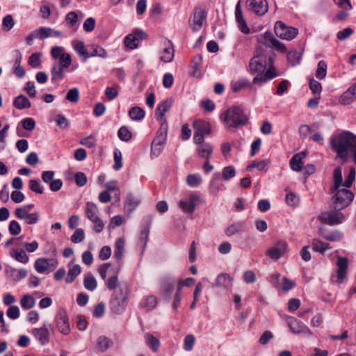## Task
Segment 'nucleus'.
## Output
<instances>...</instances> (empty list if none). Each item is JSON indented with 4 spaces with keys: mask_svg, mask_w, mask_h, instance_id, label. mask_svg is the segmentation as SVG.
Segmentation results:
<instances>
[{
    "mask_svg": "<svg viewBox=\"0 0 356 356\" xmlns=\"http://www.w3.org/2000/svg\"><path fill=\"white\" fill-rule=\"evenodd\" d=\"M332 149L337 154L336 159H339L342 163L353 158L356 163V136L349 131H342L334 134L330 138Z\"/></svg>",
    "mask_w": 356,
    "mask_h": 356,
    "instance_id": "obj_1",
    "label": "nucleus"
},
{
    "mask_svg": "<svg viewBox=\"0 0 356 356\" xmlns=\"http://www.w3.org/2000/svg\"><path fill=\"white\" fill-rule=\"evenodd\" d=\"M116 282L117 277L113 276V312L120 314L126 307L129 291L125 282Z\"/></svg>",
    "mask_w": 356,
    "mask_h": 356,
    "instance_id": "obj_2",
    "label": "nucleus"
},
{
    "mask_svg": "<svg viewBox=\"0 0 356 356\" xmlns=\"http://www.w3.org/2000/svg\"><path fill=\"white\" fill-rule=\"evenodd\" d=\"M221 120L229 128H237L245 125L248 122V118L245 114L243 109L238 106L229 108L221 115Z\"/></svg>",
    "mask_w": 356,
    "mask_h": 356,
    "instance_id": "obj_3",
    "label": "nucleus"
},
{
    "mask_svg": "<svg viewBox=\"0 0 356 356\" xmlns=\"http://www.w3.org/2000/svg\"><path fill=\"white\" fill-rule=\"evenodd\" d=\"M332 197V208L343 210L348 207L354 198L353 193L347 188H338Z\"/></svg>",
    "mask_w": 356,
    "mask_h": 356,
    "instance_id": "obj_4",
    "label": "nucleus"
},
{
    "mask_svg": "<svg viewBox=\"0 0 356 356\" xmlns=\"http://www.w3.org/2000/svg\"><path fill=\"white\" fill-rule=\"evenodd\" d=\"M330 211L322 212L319 216V220L329 225L341 224L344 220V216L341 212V210L333 209Z\"/></svg>",
    "mask_w": 356,
    "mask_h": 356,
    "instance_id": "obj_5",
    "label": "nucleus"
},
{
    "mask_svg": "<svg viewBox=\"0 0 356 356\" xmlns=\"http://www.w3.org/2000/svg\"><path fill=\"white\" fill-rule=\"evenodd\" d=\"M54 322L58 331L63 335L70 334V324L68 316L64 309H59L54 318Z\"/></svg>",
    "mask_w": 356,
    "mask_h": 356,
    "instance_id": "obj_6",
    "label": "nucleus"
},
{
    "mask_svg": "<svg viewBox=\"0 0 356 356\" xmlns=\"http://www.w3.org/2000/svg\"><path fill=\"white\" fill-rule=\"evenodd\" d=\"M274 29L276 35L282 40H291L295 38L298 33L297 29L292 26H287L280 21L276 22Z\"/></svg>",
    "mask_w": 356,
    "mask_h": 356,
    "instance_id": "obj_7",
    "label": "nucleus"
},
{
    "mask_svg": "<svg viewBox=\"0 0 356 356\" xmlns=\"http://www.w3.org/2000/svg\"><path fill=\"white\" fill-rule=\"evenodd\" d=\"M51 332H54L51 324H44L41 327L33 328L31 334L42 346H46L49 343Z\"/></svg>",
    "mask_w": 356,
    "mask_h": 356,
    "instance_id": "obj_8",
    "label": "nucleus"
},
{
    "mask_svg": "<svg viewBox=\"0 0 356 356\" xmlns=\"http://www.w3.org/2000/svg\"><path fill=\"white\" fill-rule=\"evenodd\" d=\"M207 13L204 9L195 8L190 18V26L193 31H198L206 21Z\"/></svg>",
    "mask_w": 356,
    "mask_h": 356,
    "instance_id": "obj_9",
    "label": "nucleus"
},
{
    "mask_svg": "<svg viewBox=\"0 0 356 356\" xmlns=\"http://www.w3.org/2000/svg\"><path fill=\"white\" fill-rule=\"evenodd\" d=\"M146 38L147 35L143 31L136 29L124 38V44L127 48L134 49L138 47L139 42Z\"/></svg>",
    "mask_w": 356,
    "mask_h": 356,
    "instance_id": "obj_10",
    "label": "nucleus"
},
{
    "mask_svg": "<svg viewBox=\"0 0 356 356\" xmlns=\"http://www.w3.org/2000/svg\"><path fill=\"white\" fill-rule=\"evenodd\" d=\"M286 323L291 332L295 334L302 336H309L312 334L311 331L307 325L293 317H287Z\"/></svg>",
    "mask_w": 356,
    "mask_h": 356,
    "instance_id": "obj_11",
    "label": "nucleus"
},
{
    "mask_svg": "<svg viewBox=\"0 0 356 356\" xmlns=\"http://www.w3.org/2000/svg\"><path fill=\"white\" fill-rule=\"evenodd\" d=\"M260 42L266 47L275 49L281 52H285L286 50L285 45L276 39L270 32H265L261 36Z\"/></svg>",
    "mask_w": 356,
    "mask_h": 356,
    "instance_id": "obj_12",
    "label": "nucleus"
},
{
    "mask_svg": "<svg viewBox=\"0 0 356 356\" xmlns=\"http://www.w3.org/2000/svg\"><path fill=\"white\" fill-rule=\"evenodd\" d=\"M200 202V196L196 193H191L187 200H181L179 205L184 212L193 213Z\"/></svg>",
    "mask_w": 356,
    "mask_h": 356,
    "instance_id": "obj_13",
    "label": "nucleus"
},
{
    "mask_svg": "<svg viewBox=\"0 0 356 356\" xmlns=\"http://www.w3.org/2000/svg\"><path fill=\"white\" fill-rule=\"evenodd\" d=\"M286 250V242L284 241H279L273 247L267 250L266 254L272 259L277 260L285 254Z\"/></svg>",
    "mask_w": 356,
    "mask_h": 356,
    "instance_id": "obj_14",
    "label": "nucleus"
},
{
    "mask_svg": "<svg viewBox=\"0 0 356 356\" xmlns=\"http://www.w3.org/2000/svg\"><path fill=\"white\" fill-rule=\"evenodd\" d=\"M125 252V240L124 238H118L115 242V253L114 257L117 264L115 270L119 271L122 266V259Z\"/></svg>",
    "mask_w": 356,
    "mask_h": 356,
    "instance_id": "obj_15",
    "label": "nucleus"
},
{
    "mask_svg": "<svg viewBox=\"0 0 356 356\" xmlns=\"http://www.w3.org/2000/svg\"><path fill=\"white\" fill-rule=\"evenodd\" d=\"M50 27L42 26L31 32L26 38L28 45H31L35 39L44 40L49 38Z\"/></svg>",
    "mask_w": 356,
    "mask_h": 356,
    "instance_id": "obj_16",
    "label": "nucleus"
},
{
    "mask_svg": "<svg viewBox=\"0 0 356 356\" xmlns=\"http://www.w3.org/2000/svg\"><path fill=\"white\" fill-rule=\"evenodd\" d=\"M247 4L257 15H264L268 10L266 0H247Z\"/></svg>",
    "mask_w": 356,
    "mask_h": 356,
    "instance_id": "obj_17",
    "label": "nucleus"
},
{
    "mask_svg": "<svg viewBox=\"0 0 356 356\" xmlns=\"http://www.w3.org/2000/svg\"><path fill=\"white\" fill-rule=\"evenodd\" d=\"M235 18L238 29L244 34L250 33V29L243 16V12L241 6V1H239L235 8Z\"/></svg>",
    "mask_w": 356,
    "mask_h": 356,
    "instance_id": "obj_18",
    "label": "nucleus"
},
{
    "mask_svg": "<svg viewBox=\"0 0 356 356\" xmlns=\"http://www.w3.org/2000/svg\"><path fill=\"white\" fill-rule=\"evenodd\" d=\"M140 204V198L133 193H129L124 201V210L131 213Z\"/></svg>",
    "mask_w": 356,
    "mask_h": 356,
    "instance_id": "obj_19",
    "label": "nucleus"
},
{
    "mask_svg": "<svg viewBox=\"0 0 356 356\" xmlns=\"http://www.w3.org/2000/svg\"><path fill=\"white\" fill-rule=\"evenodd\" d=\"M49 262L51 266H56L58 264L57 260L54 259L49 260L45 258H38L35 261L34 268L38 273H43L49 268Z\"/></svg>",
    "mask_w": 356,
    "mask_h": 356,
    "instance_id": "obj_20",
    "label": "nucleus"
},
{
    "mask_svg": "<svg viewBox=\"0 0 356 356\" xmlns=\"http://www.w3.org/2000/svg\"><path fill=\"white\" fill-rule=\"evenodd\" d=\"M175 56V50L173 45L170 41L164 42L163 49L161 51V60L164 63H170Z\"/></svg>",
    "mask_w": 356,
    "mask_h": 356,
    "instance_id": "obj_21",
    "label": "nucleus"
},
{
    "mask_svg": "<svg viewBox=\"0 0 356 356\" xmlns=\"http://www.w3.org/2000/svg\"><path fill=\"white\" fill-rule=\"evenodd\" d=\"M171 105L172 102L169 99L164 100L158 105L156 112V118L161 124L163 122H167L164 115L165 112L170 109Z\"/></svg>",
    "mask_w": 356,
    "mask_h": 356,
    "instance_id": "obj_22",
    "label": "nucleus"
},
{
    "mask_svg": "<svg viewBox=\"0 0 356 356\" xmlns=\"http://www.w3.org/2000/svg\"><path fill=\"white\" fill-rule=\"evenodd\" d=\"M6 273L15 282L20 281L27 276V270L25 268L17 269L8 266L6 268Z\"/></svg>",
    "mask_w": 356,
    "mask_h": 356,
    "instance_id": "obj_23",
    "label": "nucleus"
},
{
    "mask_svg": "<svg viewBox=\"0 0 356 356\" xmlns=\"http://www.w3.org/2000/svg\"><path fill=\"white\" fill-rule=\"evenodd\" d=\"M168 132V123L163 122L161 124V127L157 132L156 136L153 140L152 143L154 145H158L164 146L166 143Z\"/></svg>",
    "mask_w": 356,
    "mask_h": 356,
    "instance_id": "obj_24",
    "label": "nucleus"
},
{
    "mask_svg": "<svg viewBox=\"0 0 356 356\" xmlns=\"http://www.w3.org/2000/svg\"><path fill=\"white\" fill-rule=\"evenodd\" d=\"M68 272L67 277L65 278V282L70 284L74 281L76 277L81 273V268L79 264H74L73 261H71L68 264Z\"/></svg>",
    "mask_w": 356,
    "mask_h": 356,
    "instance_id": "obj_25",
    "label": "nucleus"
},
{
    "mask_svg": "<svg viewBox=\"0 0 356 356\" xmlns=\"http://www.w3.org/2000/svg\"><path fill=\"white\" fill-rule=\"evenodd\" d=\"M175 282L170 277L163 279L161 282V291L164 297L170 299L174 291Z\"/></svg>",
    "mask_w": 356,
    "mask_h": 356,
    "instance_id": "obj_26",
    "label": "nucleus"
},
{
    "mask_svg": "<svg viewBox=\"0 0 356 356\" xmlns=\"http://www.w3.org/2000/svg\"><path fill=\"white\" fill-rule=\"evenodd\" d=\"M337 278L339 282H343L346 276V270L348 268V259L345 257H339L337 259Z\"/></svg>",
    "mask_w": 356,
    "mask_h": 356,
    "instance_id": "obj_27",
    "label": "nucleus"
},
{
    "mask_svg": "<svg viewBox=\"0 0 356 356\" xmlns=\"http://www.w3.org/2000/svg\"><path fill=\"white\" fill-rule=\"evenodd\" d=\"M86 213L88 218L94 223L99 221V211L97 205L92 202H87L86 206Z\"/></svg>",
    "mask_w": 356,
    "mask_h": 356,
    "instance_id": "obj_28",
    "label": "nucleus"
},
{
    "mask_svg": "<svg viewBox=\"0 0 356 356\" xmlns=\"http://www.w3.org/2000/svg\"><path fill=\"white\" fill-rule=\"evenodd\" d=\"M249 67L254 73L263 72L265 69V62L261 57L254 56L250 60Z\"/></svg>",
    "mask_w": 356,
    "mask_h": 356,
    "instance_id": "obj_29",
    "label": "nucleus"
},
{
    "mask_svg": "<svg viewBox=\"0 0 356 356\" xmlns=\"http://www.w3.org/2000/svg\"><path fill=\"white\" fill-rule=\"evenodd\" d=\"M232 284L233 278L226 273L220 274L216 280V286L225 289H229L232 286Z\"/></svg>",
    "mask_w": 356,
    "mask_h": 356,
    "instance_id": "obj_30",
    "label": "nucleus"
},
{
    "mask_svg": "<svg viewBox=\"0 0 356 356\" xmlns=\"http://www.w3.org/2000/svg\"><path fill=\"white\" fill-rule=\"evenodd\" d=\"M306 153L301 152L295 154L290 160V165L293 171L300 172L302 168V159L305 158Z\"/></svg>",
    "mask_w": 356,
    "mask_h": 356,
    "instance_id": "obj_31",
    "label": "nucleus"
},
{
    "mask_svg": "<svg viewBox=\"0 0 356 356\" xmlns=\"http://www.w3.org/2000/svg\"><path fill=\"white\" fill-rule=\"evenodd\" d=\"M65 68L66 67H62V65H58V63H54L51 68V80L53 81H58L62 80L65 76Z\"/></svg>",
    "mask_w": 356,
    "mask_h": 356,
    "instance_id": "obj_32",
    "label": "nucleus"
},
{
    "mask_svg": "<svg viewBox=\"0 0 356 356\" xmlns=\"http://www.w3.org/2000/svg\"><path fill=\"white\" fill-rule=\"evenodd\" d=\"M72 45L79 56L85 58H89V52L88 51L83 41L74 40L72 41Z\"/></svg>",
    "mask_w": 356,
    "mask_h": 356,
    "instance_id": "obj_33",
    "label": "nucleus"
},
{
    "mask_svg": "<svg viewBox=\"0 0 356 356\" xmlns=\"http://www.w3.org/2000/svg\"><path fill=\"white\" fill-rule=\"evenodd\" d=\"M198 156L206 160H209L213 153V148L209 143H202L197 148Z\"/></svg>",
    "mask_w": 356,
    "mask_h": 356,
    "instance_id": "obj_34",
    "label": "nucleus"
},
{
    "mask_svg": "<svg viewBox=\"0 0 356 356\" xmlns=\"http://www.w3.org/2000/svg\"><path fill=\"white\" fill-rule=\"evenodd\" d=\"M342 168L340 166L337 167L333 172V181L334 184L330 187V191L334 193L336 190L339 188L342 184Z\"/></svg>",
    "mask_w": 356,
    "mask_h": 356,
    "instance_id": "obj_35",
    "label": "nucleus"
},
{
    "mask_svg": "<svg viewBox=\"0 0 356 356\" xmlns=\"http://www.w3.org/2000/svg\"><path fill=\"white\" fill-rule=\"evenodd\" d=\"M195 131L202 134H209L211 132L209 123L204 120H196L193 123Z\"/></svg>",
    "mask_w": 356,
    "mask_h": 356,
    "instance_id": "obj_36",
    "label": "nucleus"
},
{
    "mask_svg": "<svg viewBox=\"0 0 356 356\" xmlns=\"http://www.w3.org/2000/svg\"><path fill=\"white\" fill-rule=\"evenodd\" d=\"M13 106L19 110L30 108L31 104L29 99L23 95L16 97L13 101Z\"/></svg>",
    "mask_w": 356,
    "mask_h": 356,
    "instance_id": "obj_37",
    "label": "nucleus"
},
{
    "mask_svg": "<svg viewBox=\"0 0 356 356\" xmlns=\"http://www.w3.org/2000/svg\"><path fill=\"white\" fill-rule=\"evenodd\" d=\"M10 254L13 258L22 264H26L29 260L28 255L23 249L13 248Z\"/></svg>",
    "mask_w": 356,
    "mask_h": 356,
    "instance_id": "obj_38",
    "label": "nucleus"
},
{
    "mask_svg": "<svg viewBox=\"0 0 356 356\" xmlns=\"http://www.w3.org/2000/svg\"><path fill=\"white\" fill-rule=\"evenodd\" d=\"M319 234L325 239L330 241H339L343 238V233L339 230L323 232L321 229H319Z\"/></svg>",
    "mask_w": 356,
    "mask_h": 356,
    "instance_id": "obj_39",
    "label": "nucleus"
},
{
    "mask_svg": "<svg viewBox=\"0 0 356 356\" xmlns=\"http://www.w3.org/2000/svg\"><path fill=\"white\" fill-rule=\"evenodd\" d=\"M245 226L244 223L238 222L236 223H233L229 225L225 230V234L227 236L230 237L234 236V234L242 232L245 231Z\"/></svg>",
    "mask_w": 356,
    "mask_h": 356,
    "instance_id": "obj_40",
    "label": "nucleus"
},
{
    "mask_svg": "<svg viewBox=\"0 0 356 356\" xmlns=\"http://www.w3.org/2000/svg\"><path fill=\"white\" fill-rule=\"evenodd\" d=\"M250 86V83L245 78H241L231 82V88L234 92H237L243 88Z\"/></svg>",
    "mask_w": 356,
    "mask_h": 356,
    "instance_id": "obj_41",
    "label": "nucleus"
},
{
    "mask_svg": "<svg viewBox=\"0 0 356 356\" xmlns=\"http://www.w3.org/2000/svg\"><path fill=\"white\" fill-rule=\"evenodd\" d=\"M35 300L34 297L30 294L24 295L20 299L21 307L25 310L32 309L35 306Z\"/></svg>",
    "mask_w": 356,
    "mask_h": 356,
    "instance_id": "obj_42",
    "label": "nucleus"
},
{
    "mask_svg": "<svg viewBox=\"0 0 356 356\" xmlns=\"http://www.w3.org/2000/svg\"><path fill=\"white\" fill-rule=\"evenodd\" d=\"M83 286L86 289L93 291L97 286L96 279L92 275L91 273H88L85 275L83 280Z\"/></svg>",
    "mask_w": 356,
    "mask_h": 356,
    "instance_id": "obj_43",
    "label": "nucleus"
},
{
    "mask_svg": "<svg viewBox=\"0 0 356 356\" xmlns=\"http://www.w3.org/2000/svg\"><path fill=\"white\" fill-rule=\"evenodd\" d=\"M145 339L146 344L152 349V350L156 352L160 346L159 340L149 333L145 334Z\"/></svg>",
    "mask_w": 356,
    "mask_h": 356,
    "instance_id": "obj_44",
    "label": "nucleus"
},
{
    "mask_svg": "<svg viewBox=\"0 0 356 356\" xmlns=\"http://www.w3.org/2000/svg\"><path fill=\"white\" fill-rule=\"evenodd\" d=\"M355 99H356L355 95L348 88L341 95L339 102L342 105H348Z\"/></svg>",
    "mask_w": 356,
    "mask_h": 356,
    "instance_id": "obj_45",
    "label": "nucleus"
},
{
    "mask_svg": "<svg viewBox=\"0 0 356 356\" xmlns=\"http://www.w3.org/2000/svg\"><path fill=\"white\" fill-rule=\"evenodd\" d=\"M129 115L134 120H140L144 118L145 113L142 108L134 106L129 110Z\"/></svg>",
    "mask_w": 356,
    "mask_h": 356,
    "instance_id": "obj_46",
    "label": "nucleus"
},
{
    "mask_svg": "<svg viewBox=\"0 0 356 356\" xmlns=\"http://www.w3.org/2000/svg\"><path fill=\"white\" fill-rule=\"evenodd\" d=\"M110 339L108 337L100 336L97 340V349L98 351L104 352L109 347Z\"/></svg>",
    "mask_w": 356,
    "mask_h": 356,
    "instance_id": "obj_47",
    "label": "nucleus"
},
{
    "mask_svg": "<svg viewBox=\"0 0 356 356\" xmlns=\"http://www.w3.org/2000/svg\"><path fill=\"white\" fill-rule=\"evenodd\" d=\"M65 99L72 102L77 103L79 99V90L78 88H73L67 92Z\"/></svg>",
    "mask_w": 356,
    "mask_h": 356,
    "instance_id": "obj_48",
    "label": "nucleus"
},
{
    "mask_svg": "<svg viewBox=\"0 0 356 356\" xmlns=\"http://www.w3.org/2000/svg\"><path fill=\"white\" fill-rule=\"evenodd\" d=\"M327 74V64L323 60H320L318 63L316 76L319 79H323Z\"/></svg>",
    "mask_w": 356,
    "mask_h": 356,
    "instance_id": "obj_49",
    "label": "nucleus"
},
{
    "mask_svg": "<svg viewBox=\"0 0 356 356\" xmlns=\"http://www.w3.org/2000/svg\"><path fill=\"white\" fill-rule=\"evenodd\" d=\"M29 188L31 191L42 194L44 192V187L40 182L36 179H31L29 182Z\"/></svg>",
    "mask_w": 356,
    "mask_h": 356,
    "instance_id": "obj_50",
    "label": "nucleus"
},
{
    "mask_svg": "<svg viewBox=\"0 0 356 356\" xmlns=\"http://www.w3.org/2000/svg\"><path fill=\"white\" fill-rule=\"evenodd\" d=\"M114 165L113 168L115 170H120L122 168V155L118 149H115L114 150Z\"/></svg>",
    "mask_w": 356,
    "mask_h": 356,
    "instance_id": "obj_51",
    "label": "nucleus"
},
{
    "mask_svg": "<svg viewBox=\"0 0 356 356\" xmlns=\"http://www.w3.org/2000/svg\"><path fill=\"white\" fill-rule=\"evenodd\" d=\"M41 54L40 53H33L29 58V65H31L33 68H38L41 65Z\"/></svg>",
    "mask_w": 356,
    "mask_h": 356,
    "instance_id": "obj_52",
    "label": "nucleus"
},
{
    "mask_svg": "<svg viewBox=\"0 0 356 356\" xmlns=\"http://www.w3.org/2000/svg\"><path fill=\"white\" fill-rule=\"evenodd\" d=\"M202 178L199 175L191 174L186 177L187 184L191 187L197 186L201 184Z\"/></svg>",
    "mask_w": 356,
    "mask_h": 356,
    "instance_id": "obj_53",
    "label": "nucleus"
},
{
    "mask_svg": "<svg viewBox=\"0 0 356 356\" xmlns=\"http://www.w3.org/2000/svg\"><path fill=\"white\" fill-rule=\"evenodd\" d=\"M157 305L156 298L154 296H149L146 298L145 302L142 304V307L147 310H152L156 307Z\"/></svg>",
    "mask_w": 356,
    "mask_h": 356,
    "instance_id": "obj_54",
    "label": "nucleus"
},
{
    "mask_svg": "<svg viewBox=\"0 0 356 356\" xmlns=\"http://www.w3.org/2000/svg\"><path fill=\"white\" fill-rule=\"evenodd\" d=\"M236 175V170L234 166L229 165L225 167L222 170V176L223 179L227 181Z\"/></svg>",
    "mask_w": 356,
    "mask_h": 356,
    "instance_id": "obj_55",
    "label": "nucleus"
},
{
    "mask_svg": "<svg viewBox=\"0 0 356 356\" xmlns=\"http://www.w3.org/2000/svg\"><path fill=\"white\" fill-rule=\"evenodd\" d=\"M65 21L70 27L74 26L78 21L77 13L75 11L68 13L65 16Z\"/></svg>",
    "mask_w": 356,
    "mask_h": 356,
    "instance_id": "obj_56",
    "label": "nucleus"
},
{
    "mask_svg": "<svg viewBox=\"0 0 356 356\" xmlns=\"http://www.w3.org/2000/svg\"><path fill=\"white\" fill-rule=\"evenodd\" d=\"M301 55L297 51H291L287 54V60L292 65L300 63Z\"/></svg>",
    "mask_w": 356,
    "mask_h": 356,
    "instance_id": "obj_57",
    "label": "nucleus"
},
{
    "mask_svg": "<svg viewBox=\"0 0 356 356\" xmlns=\"http://www.w3.org/2000/svg\"><path fill=\"white\" fill-rule=\"evenodd\" d=\"M92 51L89 53V58L94 56H99L102 58H105L106 56V51L98 45H92L91 47Z\"/></svg>",
    "mask_w": 356,
    "mask_h": 356,
    "instance_id": "obj_58",
    "label": "nucleus"
},
{
    "mask_svg": "<svg viewBox=\"0 0 356 356\" xmlns=\"http://www.w3.org/2000/svg\"><path fill=\"white\" fill-rule=\"evenodd\" d=\"M118 137L123 141H129L131 138V133L126 127H122L118 130Z\"/></svg>",
    "mask_w": 356,
    "mask_h": 356,
    "instance_id": "obj_59",
    "label": "nucleus"
},
{
    "mask_svg": "<svg viewBox=\"0 0 356 356\" xmlns=\"http://www.w3.org/2000/svg\"><path fill=\"white\" fill-rule=\"evenodd\" d=\"M195 341V338L193 334H187L184 338V349L186 351L192 350Z\"/></svg>",
    "mask_w": 356,
    "mask_h": 356,
    "instance_id": "obj_60",
    "label": "nucleus"
},
{
    "mask_svg": "<svg viewBox=\"0 0 356 356\" xmlns=\"http://www.w3.org/2000/svg\"><path fill=\"white\" fill-rule=\"evenodd\" d=\"M8 230L10 234L15 236L21 232L22 228L17 221L11 220L8 225Z\"/></svg>",
    "mask_w": 356,
    "mask_h": 356,
    "instance_id": "obj_61",
    "label": "nucleus"
},
{
    "mask_svg": "<svg viewBox=\"0 0 356 356\" xmlns=\"http://www.w3.org/2000/svg\"><path fill=\"white\" fill-rule=\"evenodd\" d=\"M354 33V31L350 27H347L341 31H339L337 34V39L339 40H345L348 38H349L353 33Z\"/></svg>",
    "mask_w": 356,
    "mask_h": 356,
    "instance_id": "obj_62",
    "label": "nucleus"
},
{
    "mask_svg": "<svg viewBox=\"0 0 356 356\" xmlns=\"http://www.w3.org/2000/svg\"><path fill=\"white\" fill-rule=\"evenodd\" d=\"M31 213H29V211L26 210V208L22 207L17 208L15 211V216L21 220L26 219Z\"/></svg>",
    "mask_w": 356,
    "mask_h": 356,
    "instance_id": "obj_63",
    "label": "nucleus"
},
{
    "mask_svg": "<svg viewBox=\"0 0 356 356\" xmlns=\"http://www.w3.org/2000/svg\"><path fill=\"white\" fill-rule=\"evenodd\" d=\"M96 22L93 17L87 18L83 24V29L86 32H91L95 27Z\"/></svg>",
    "mask_w": 356,
    "mask_h": 356,
    "instance_id": "obj_64",
    "label": "nucleus"
}]
</instances>
